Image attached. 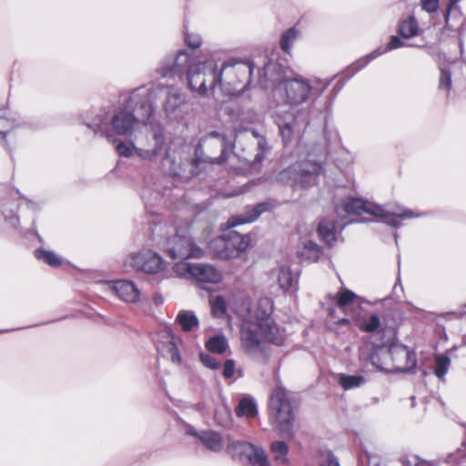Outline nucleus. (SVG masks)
Wrapping results in <instances>:
<instances>
[{
	"mask_svg": "<svg viewBox=\"0 0 466 466\" xmlns=\"http://www.w3.org/2000/svg\"><path fill=\"white\" fill-rule=\"evenodd\" d=\"M278 281L283 290H289L294 284L295 279L288 267L281 266L278 271Z\"/></svg>",
	"mask_w": 466,
	"mask_h": 466,
	"instance_id": "72a5a7b5",
	"label": "nucleus"
},
{
	"mask_svg": "<svg viewBox=\"0 0 466 466\" xmlns=\"http://www.w3.org/2000/svg\"><path fill=\"white\" fill-rule=\"evenodd\" d=\"M227 451L232 458L242 463L251 466H269L268 458L260 446L235 441L228 444Z\"/></svg>",
	"mask_w": 466,
	"mask_h": 466,
	"instance_id": "1a4fd4ad",
	"label": "nucleus"
},
{
	"mask_svg": "<svg viewBox=\"0 0 466 466\" xmlns=\"http://www.w3.org/2000/svg\"><path fill=\"white\" fill-rule=\"evenodd\" d=\"M273 205L269 202H262L248 210L245 214L231 217L227 222V228H234L238 225L251 223L255 221L261 214L269 211Z\"/></svg>",
	"mask_w": 466,
	"mask_h": 466,
	"instance_id": "a211bd4d",
	"label": "nucleus"
},
{
	"mask_svg": "<svg viewBox=\"0 0 466 466\" xmlns=\"http://www.w3.org/2000/svg\"><path fill=\"white\" fill-rule=\"evenodd\" d=\"M299 253L305 259L316 261L321 254V248L311 240H305Z\"/></svg>",
	"mask_w": 466,
	"mask_h": 466,
	"instance_id": "bb28decb",
	"label": "nucleus"
},
{
	"mask_svg": "<svg viewBox=\"0 0 466 466\" xmlns=\"http://www.w3.org/2000/svg\"><path fill=\"white\" fill-rule=\"evenodd\" d=\"M93 130L96 135L100 134L101 136H106V137H110V136L106 132V125L101 120H99V122L94 124Z\"/></svg>",
	"mask_w": 466,
	"mask_h": 466,
	"instance_id": "864d4df0",
	"label": "nucleus"
},
{
	"mask_svg": "<svg viewBox=\"0 0 466 466\" xmlns=\"http://www.w3.org/2000/svg\"><path fill=\"white\" fill-rule=\"evenodd\" d=\"M190 174H191L192 176L197 175V173H195L194 171H190Z\"/></svg>",
	"mask_w": 466,
	"mask_h": 466,
	"instance_id": "bf43d9fd",
	"label": "nucleus"
},
{
	"mask_svg": "<svg viewBox=\"0 0 466 466\" xmlns=\"http://www.w3.org/2000/svg\"><path fill=\"white\" fill-rule=\"evenodd\" d=\"M106 285L113 293L125 302L137 303L140 300V290L131 280L118 279L107 282Z\"/></svg>",
	"mask_w": 466,
	"mask_h": 466,
	"instance_id": "2eb2a0df",
	"label": "nucleus"
},
{
	"mask_svg": "<svg viewBox=\"0 0 466 466\" xmlns=\"http://www.w3.org/2000/svg\"><path fill=\"white\" fill-rule=\"evenodd\" d=\"M459 1L460 0H450L449 6H448L445 15H444L446 26L449 28L451 27L450 24H449L451 11L459 3Z\"/></svg>",
	"mask_w": 466,
	"mask_h": 466,
	"instance_id": "6e6d98bb",
	"label": "nucleus"
},
{
	"mask_svg": "<svg viewBox=\"0 0 466 466\" xmlns=\"http://www.w3.org/2000/svg\"><path fill=\"white\" fill-rule=\"evenodd\" d=\"M344 210L349 214L360 215L362 212L370 214L384 223L399 228L400 220L419 217L412 210L401 206L387 205L381 207L374 203L364 201L361 198H348L344 202Z\"/></svg>",
	"mask_w": 466,
	"mask_h": 466,
	"instance_id": "7ed1b4c3",
	"label": "nucleus"
},
{
	"mask_svg": "<svg viewBox=\"0 0 466 466\" xmlns=\"http://www.w3.org/2000/svg\"><path fill=\"white\" fill-rule=\"evenodd\" d=\"M299 31L296 27H291L284 32L280 39L281 49L286 53H289L292 44L299 37Z\"/></svg>",
	"mask_w": 466,
	"mask_h": 466,
	"instance_id": "c9c22d12",
	"label": "nucleus"
},
{
	"mask_svg": "<svg viewBox=\"0 0 466 466\" xmlns=\"http://www.w3.org/2000/svg\"><path fill=\"white\" fill-rule=\"evenodd\" d=\"M184 331H192L198 327L199 321L196 314L191 310H180L176 318Z\"/></svg>",
	"mask_w": 466,
	"mask_h": 466,
	"instance_id": "5701e85b",
	"label": "nucleus"
},
{
	"mask_svg": "<svg viewBox=\"0 0 466 466\" xmlns=\"http://www.w3.org/2000/svg\"><path fill=\"white\" fill-rule=\"evenodd\" d=\"M267 143L263 137L258 138L256 153L253 156H244L243 160L250 166L259 164L265 157Z\"/></svg>",
	"mask_w": 466,
	"mask_h": 466,
	"instance_id": "473e14b6",
	"label": "nucleus"
},
{
	"mask_svg": "<svg viewBox=\"0 0 466 466\" xmlns=\"http://www.w3.org/2000/svg\"><path fill=\"white\" fill-rule=\"evenodd\" d=\"M190 57L186 51H180L175 58H169L164 63L160 68L162 76H167L169 74L181 75L185 70H188L190 66Z\"/></svg>",
	"mask_w": 466,
	"mask_h": 466,
	"instance_id": "f3484780",
	"label": "nucleus"
},
{
	"mask_svg": "<svg viewBox=\"0 0 466 466\" xmlns=\"http://www.w3.org/2000/svg\"><path fill=\"white\" fill-rule=\"evenodd\" d=\"M447 463L452 466H466V452L464 450H458L455 453L448 456Z\"/></svg>",
	"mask_w": 466,
	"mask_h": 466,
	"instance_id": "79ce46f5",
	"label": "nucleus"
},
{
	"mask_svg": "<svg viewBox=\"0 0 466 466\" xmlns=\"http://www.w3.org/2000/svg\"><path fill=\"white\" fill-rule=\"evenodd\" d=\"M380 325V321L378 316L372 315L362 324V329L365 331L372 332L376 330Z\"/></svg>",
	"mask_w": 466,
	"mask_h": 466,
	"instance_id": "49530a36",
	"label": "nucleus"
},
{
	"mask_svg": "<svg viewBox=\"0 0 466 466\" xmlns=\"http://www.w3.org/2000/svg\"><path fill=\"white\" fill-rule=\"evenodd\" d=\"M188 87L199 96H205L208 89L213 90L221 83L216 65L209 61L191 65L187 71Z\"/></svg>",
	"mask_w": 466,
	"mask_h": 466,
	"instance_id": "0eeeda50",
	"label": "nucleus"
},
{
	"mask_svg": "<svg viewBox=\"0 0 466 466\" xmlns=\"http://www.w3.org/2000/svg\"><path fill=\"white\" fill-rule=\"evenodd\" d=\"M199 358H200L202 364L210 370H218L220 366L218 360L209 354L201 353L199 355Z\"/></svg>",
	"mask_w": 466,
	"mask_h": 466,
	"instance_id": "c03bdc74",
	"label": "nucleus"
},
{
	"mask_svg": "<svg viewBox=\"0 0 466 466\" xmlns=\"http://www.w3.org/2000/svg\"><path fill=\"white\" fill-rule=\"evenodd\" d=\"M320 170V166L317 164H309V167L299 169L289 167L280 172L279 179L285 183H290L295 188H308L316 183Z\"/></svg>",
	"mask_w": 466,
	"mask_h": 466,
	"instance_id": "9b49d317",
	"label": "nucleus"
},
{
	"mask_svg": "<svg viewBox=\"0 0 466 466\" xmlns=\"http://www.w3.org/2000/svg\"><path fill=\"white\" fill-rule=\"evenodd\" d=\"M421 5L424 11L432 13L439 8V0H421Z\"/></svg>",
	"mask_w": 466,
	"mask_h": 466,
	"instance_id": "3c124183",
	"label": "nucleus"
},
{
	"mask_svg": "<svg viewBox=\"0 0 466 466\" xmlns=\"http://www.w3.org/2000/svg\"><path fill=\"white\" fill-rule=\"evenodd\" d=\"M215 418L218 424L226 426L230 422V412L228 408L222 407L216 410Z\"/></svg>",
	"mask_w": 466,
	"mask_h": 466,
	"instance_id": "a18cd8bd",
	"label": "nucleus"
},
{
	"mask_svg": "<svg viewBox=\"0 0 466 466\" xmlns=\"http://www.w3.org/2000/svg\"><path fill=\"white\" fill-rule=\"evenodd\" d=\"M273 67H275V65L271 63L267 64L263 68L264 74L266 75L267 72L270 71Z\"/></svg>",
	"mask_w": 466,
	"mask_h": 466,
	"instance_id": "13d9d810",
	"label": "nucleus"
},
{
	"mask_svg": "<svg viewBox=\"0 0 466 466\" xmlns=\"http://www.w3.org/2000/svg\"><path fill=\"white\" fill-rule=\"evenodd\" d=\"M268 410L272 425L281 434L291 436L295 420L294 405L290 394L281 385L273 390Z\"/></svg>",
	"mask_w": 466,
	"mask_h": 466,
	"instance_id": "20e7f679",
	"label": "nucleus"
},
{
	"mask_svg": "<svg viewBox=\"0 0 466 466\" xmlns=\"http://www.w3.org/2000/svg\"><path fill=\"white\" fill-rule=\"evenodd\" d=\"M357 298L358 296L353 291L345 287H341L339 291L331 297V299L335 301L339 309H345L348 306L352 304Z\"/></svg>",
	"mask_w": 466,
	"mask_h": 466,
	"instance_id": "a878e982",
	"label": "nucleus"
},
{
	"mask_svg": "<svg viewBox=\"0 0 466 466\" xmlns=\"http://www.w3.org/2000/svg\"><path fill=\"white\" fill-rule=\"evenodd\" d=\"M209 303L213 316L221 318L227 314V301L223 296L218 295L211 298Z\"/></svg>",
	"mask_w": 466,
	"mask_h": 466,
	"instance_id": "f704fd0d",
	"label": "nucleus"
},
{
	"mask_svg": "<svg viewBox=\"0 0 466 466\" xmlns=\"http://www.w3.org/2000/svg\"><path fill=\"white\" fill-rule=\"evenodd\" d=\"M335 312H336L335 309H329V314L330 320H332L334 323H337L339 325H349L350 324V319L348 318H341V319H336Z\"/></svg>",
	"mask_w": 466,
	"mask_h": 466,
	"instance_id": "5fc2aeb1",
	"label": "nucleus"
},
{
	"mask_svg": "<svg viewBox=\"0 0 466 466\" xmlns=\"http://www.w3.org/2000/svg\"><path fill=\"white\" fill-rule=\"evenodd\" d=\"M400 462L403 466H420L425 461H420L415 455H406L400 458Z\"/></svg>",
	"mask_w": 466,
	"mask_h": 466,
	"instance_id": "de8ad7c7",
	"label": "nucleus"
},
{
	"mask_svg": "<svg viewBox=\"0 0 466 466\" xmlns=\"http://www.w3.org/2000/svg\"><path fill=\"white\" fill-rule=\"evenodd\" d=\"M272 311V301L268 298L260 299L255 307L249 299L245 298L235 309L241 320V349L259 364H267L269 360L268 344L281 346L284 343V336L271 318Z\"/></svg>",
	"mask_w": 466,
	"mask_h": 466,
	"instance_id": "f257e3e1",
	"label": "nucleus"
},
{
	"mask_svg": "<svg viewBox=\"0 0 466 466\" xmlns=\"http://www.w3.org/2000/svg\"><path fill=\"white\" fill-rule=\"evenodd\" d=\"M192 279L198 282L218 283L222 279L221 272L214 266L207 263H195Z\"/></svg>",
	"mask_w": 466,
	"mask_h": 466,
	"instance_id": "412c9836",
	"label": "nucleus"
},
{
	"mask_svg": "<svg viewBox=\"0 0 466 466\" xmlns=\"http://www.w3.org/2000/svg\"><path fill=\"white\" fill-rule=\"evenodd\" d=\"M420 27L414 15L402 19L399 25V33L404 38H410L419 35Z\"/></svg>",
	"mask_w": 466,
	"mask_h": 466,
	"instance_id": "b1692460",
	"label": "nucleus"
},
{
	"mask_svg": "<svg viewBox=\"0 0 466 466\" xmlns=\"http://www.w3.org/2000/svg\"><path fill=\"white\" fill-rule=\"evenodd\" d=\"M167 347L171 360L175 363H179L181 360L180 353L175 343L173 341H169Z\"/></svg>",
	"mask_w": 466,
	"mask_h": 466,
	"instance_id": "09e8293b",
	"label": "nucleus"
},
{
	"mask_svg": "<svg viewBox=\"0 0 466 466\" xmlns=\"http://www.w3.org/2000/svg\"><path fill=\"white\" fill-rule=\"evenodd\" d=\"M270 451L273 454L274 461L278 463L287 464L289 459V446L285 441H278L271 443Z\"/></svg>",
	"mask_w": 466,
	"mask_h": 466,
	"instance_id": "7c9ffc66",
	"label": "nucleus"
},
{
	"mask_svg": "<svg viewBox=\"0 0 466 466\" xmlns=\"http://www.w3.org/2000/svg\"><path fill=\"white\" fill-rule=\"evenodd\" d=\"M206 348L210 352L223 354L228 348V343L227 338L223 334H218L207 340Z\"/></svg>",
	"mask_w": 466,
	"mask_h": 466,
	"instance_id": "c85d7f7f",
	"label": "nucleus"
},
{
	"mask_svg": "<svg viewBox=\"0 0 466 466\" xmlns=\"http://www.w3.org/2000/svg\"><path fill=\"white\" fill-rule=\"evenodd\" d=\"M172 237L166 239L164 248L167 255L173 259H187L201 258L203 250L196 246L188 235L187 226L173 228Z\"/></svg>",
	"mask_w": 466,
	"mask_h": 466,
	"instance_id": "6e6552de",
	"label": "nucleus"
},
{
	"mask_svg": "<svg viewBox=\"0 0 466 466\" xmlns=\"http://www.w3.org/2000/svg\"><path fill=\"white\" fill-rule=\"evenodd\" d=\"M250 244L248 235H241L237 231H231L228 235V245L233 246L238 251H245Z\"/></svg>",
	"mask_w": 466,
	"mask_h": 466,
	"instance_id": "2f4dec72",
	"label": "nucleus"
},
{
	"mask_svg": "<svg viewBox=\"0 0 466 466\" xmlns=\"http://www.w3.org/2000/svg\"><path fill=\"white\" fill-rule=\"evenodd\" d=\"M435 362H436L435 370H434L435 375L439 379H442L448 372V370H449V367L451 364V360L447 356L439 355L436 357Z\"/></svg>",
	"mask_w": 466,
	"mask_h": 466,
	"instance_id": "58836bf2",
	"label": "nucleus"
},
{
	"mask_svg": "<svg viewBox=\"0 0 466 466\" xmlns=\"http://www.w3.org/2000/svg\"><path fill=\"white\" fill-rule=\"evenodd\" d=\"M201 143L205 145L217 144L221 149V154L218 157L213 158L207 157V158L204 159L205 162H209L211 164H222L228 158V147H229V144L223 134L216 131L210 132L201 139Z\"/></svg>",
	"mask_w": 466,
	"mask_h": 466,
	"instance_id": "aec40b11",
	"label": "nucleus"
},
{
	"mask_svg": "<svg viewBox=\"0 0 466 466\" xmlns=\"http://www.w3.org/2000/svg\"><path fill=\"white\" fill-rule=\"evenodd\" d=\"M35 255L37 259L44 260L51 266H59L62 262L61 258L53 251L36 249Z\"/></svg>",
	"mask_w": 466,
	"mask_h": 466,
	"instance_id": "4c0bfd02",
	"label": "nucleus"
},
{
	"mask_svg": "<svg viewBox=\"0 0 466 466\" xmlns=\"http://www.w3.org/2000/svg\"><path fill=\"white\" fill-rule=\"evenodd\" d=\"M153 301L155 305L160 306L164 302V298L160 293L157 292L153 295Z\"/></svg>",
	"mask_w": 466,
	"mask_h": 466,
	"instance_id": "4d7b16f0",
	"label": "nucleus"
},
{
	"mask_svg": "<svg viewBox=\"0 0 466 466\" xmlns=\"http://www.w3.org/2000/svg\"><path fill=\"white\" fill-rule=\"evenodd\" d=\"M276 123L279 126V129L282 138L285 142L289 141L293 134V127L290 123H286L277 118Z\"/></svg>",
	"mask_w": 466,
	"mask_h": 466,
	"instance_id": "37998d69",
	"label": "nucleus"
},
{
	"mask_svg": "<svg viewBox=\"0 0 466 466\" xmlns=\"http://www.w3.org/2000/svg\"><path fill=\"white\" fill-rule=\"evenodd\" d=\"M318 234L327 244L335 241V226L332 220L323 219L318 226Z\"/></svg>",
	"mask_w": 466,
	"mask_h": 466,
	"instance_id": "c756f323",
	"label": "nucleus"
},
{
	"mask_svg": "<svg viewBox=\"0 0 466 466\" xmlns=\"http://www.w3.org/2000/svg\"><path fill=\"white\" fill-rule=\"evenodd\" d=\"M194 266L195 263H189L187 259H181L174 265L173 269L179 277L192 279Z\"/></svg>",
	"mask_w": 466,
	"mask_h": 466,
	"instance_id": "e433bc0d",
	"label": "nucleus"
},
{
	"mask_svg": "<svg viewBox=\"0 0 466 466\" xmlns=\"http://www.w3.org/2000/svg\"><path fill=\"white\" fill-rule=\"evenodd\" d=\"M319 462L321 466H340L338 458L329 451H319Z\"/></svg>",
	"mask_w": 466,
	"mask_h": 466,
	"instance_id": "ea45409f",
	"label": "nucleus"
},
{
	"mask_svg": "<svg viewBox=\"0 0 466 466\" xmlns=\"http://www.w3.org/2000/svg\"><path fill=\"white\" fill-rule=\"evenodd\" d=\"M132 137L131 144L118 142L116 150L121 157H131L134 153L143 160L154 161L159 156L163 149L164 136L161 132L153 134L154 147H148L146 140L141 135L130 136Z\"/></svg>",
	"mask_w": 466,
	"mask_h": 466,
	"instance_id": "423d86ee",
	"label": "nucleus"
},
{
	"mask_svg": "<svg viewBox=\"0 0 466 466\" xmlns=\"http://www.w3.org/2000/svg\"><path fill=\"white\" fill-rule=\"evenodd\" d=\"M155 91L140 87L128 96L122 110L114 115L111 125L119 136L141 135L147 131V124L153 114L152 98Z\"/></svg>",
	"mask_w": 466,
	"mask_h": 466,
	"instance_id": "f03ea898",
	"label": "nucleus"
},
{
	"mask_svg": "<svg viewBox=\"0 0 466 466\" xmlns=\"http://www.w3.org/2000/svg\"><path fill=\"white\" fill-rule=\"evenodd\" d=\"M188 434L196 436L201 444L213 452H219L224 448V440L220 433L214 431H202L198 432L193 430L188 431Z\"/></svg>",
	"mask_w": 466,
	"mask_h": 466,
	"instance_id": "4be33fe9",
	"label": "nucleus"
},
{
	"mask_svg": "<svg viewBox=\"0 0 466 466\" xmlns=\"http://www.w3.org/2000/svg\"><path fill=\"white\" fill-rule=\"evenodd\" d=\"M280 88L285 91L289 103L299 105L307 101L313 86L309 80L301 76H296L293 78L283 80L280 83Z\"/></svg>",
	"mask_w": 466,
	"mask_h": 466,
	"instance_id": "ddd939ff",
	"label": "nucleus"
},
{
	"mask_svg": "<svg viewBox=\"0 0 466 466\" xmlns=\"http://www.w3.org/2000/svg\"><path fill=\"white\" fill-rule=\"evenodd\" d=\"M252 72L253 66L250 63H225L218 72V75L221 76V83H218V86L227 95L238 96L249 85Z\"/></svg>",
	"mask_w": 466,
	"mask_h": 466,
	"instance_id": "39448f33",
	"label": "nucleus"
},
{
	"mask_svg": "<svg viewBox=\"0 0 466 466\" xmlns=\"http://www.w3.org/2000/svg\"><path fill=\"white\" fill-rule=\"evenodd\" d=\"M440 80L439 88L441 90L449 91L451 86V72L447 70L442 65H440Z\"/></svg>",
	"mask_w": 466,
	"mask_h": 466,
	"instance_id": "a19ab883",
	"label": "nucleus"
},
{
	"mask_svg": "<svg viewBox=\"0 0 466 466\" xmlns=\"http://www.w3.org/2000/svg\"><path fill=\"white\" fill-rule=\"evenodd\" d=\"M387 354L393 362L391 371L408 372L416 367V355L406 346L393 345L388 350Z\"/></svg>",
	"mask_w": 466,
	"mask_h": 466,
	"instance_id": "4468645a",
	"label": "nucleus"
},
{
	"mask_svg": "<svg viewBox=\"0 0 466 466\" xmlns=\"http://www.w3.org/2000/svg\"><path fill=\"white\" fill-rule=\"evenodd\" d=\"M124 267L127 270L133 269L153 275L163 270L165 261L156 252L145 249L129 254L124 260Z\"/></svg>",
	"mask_w": 466,
	"mask_h": 466,
	"instance_id": "9d476101",
	"label": "nucleus"
},
{
	"mask_svg": "<svg viewBox=\"0 0 466 466\" xmlns=\"http://www.w3.org/2000/svg\"><path fill=\"white\" fill-rule=\"evenodd\" d=\"M235 412L238 417L245 416L247 418H253L258 413L257 405L253 400L244 398L238 402L235 409Z\"/></svg>",
	"mask_w": 466,
	"mask_h": 466,
	"instance_id": "cd10ccee",
	"label": "nucleus"
},
{
	"mask_svg": "<svg viewBox=\"0 0 466 466\" xmlns=\"http://www.w3.org/2000/svg\"><path fill=\"white\" fill-rule=\"evenodd\" d=\"M337 380L344 390L359 388L366 382V379L361 375H348L344 373H339Z\"/></svg>",
	"mask_w": 466,
	"mask_h": 466,
	"instance_id": "393cba45",
	"label": "nucleus"
},
{
	"mask_svg": "<svg viewBox=\"0 0 466 466\" xmlns=\"http://www.w3.org/2000/svg\"><path fill=\"white\" fill-rule=\"evenodd\" d=\"M403 46H404V42L401 41L398 36H396V35L391 36L390 39V42L386 47H379L378 49L374 50L372 53L369 54L368 56L362 57L361 59H360L356 63H354L350 67V70L351 71V75L355 74L356 72L360 70L362 67L367 66L371 60H373L376 57L381 56L382 54L388 52L389 50L397 49Z\"/></svg>",
	"mask_w": 466,
	"mask_h": 466,
	"instance_id": "6ab92c4d",
	"label": "nucleus"
},
{
	"mask_svg": "<svg viewBox=\"0 0 466 466\" xmlns=\"http://www.w3.org/2000/svg\"><path fill=\"white\" fill-rule=\"evenodd\" d=\"M190 148L187 145H182L178 150L169 147L162 160V166L174 176H186V167H195L198 164V160L189 161Z\"/></svg>",
	"mask_w": 466,
	"mask_h": 466,
	"instance_id": "f8f14e48",
	"label": "nucleus"
},
{
	"mask_svg": "<svg viewBox=\"0 0 466 466\" xmlns=\"http://www.w3.org/2000/svg\"><path fill=\"white\" fill-rule=\"evenodd\" d=\"M235 370V361L233 360H226L223 369V375L225 378L229 379L233 376Z\"/></svg>",
	"mask_w": 466,
	"mask_h": 466,
	"instance_id": "603ef678",
	"label": "nucleus"
},
{
	"mask_svg": "<svg viewBox=\"0 0 466 466\" xmlns=\"http://www.w3.org/2000/svg\"><path fill=\"white\" fill-rule=\"evenodd\" d=\"M186 42L191 48H198L201 45V38L198 35L186 33Z\"/></svg>",
	"mask_w": 466,
	"mask_h": 466,
	"instance_id": "8fccbe9b",
	"label": "nucleus"
},
{
	"mask_svg": "<svg viewBox=\"0 0 466 466\" xmlns=\"http://www.w3.org/2000/svg\"><path fill=\"white\" fill-rule=\"evenodd\" d=\"M187 96L177 91L170 90L164 104L167 115L172 118H180L186 114Z\"/></svg>",
	"mask_w": 466,
	"mask_h": 466,
	"instance_id": "dca6fc26",
	"label": "nucleus"
}]
</instances>
